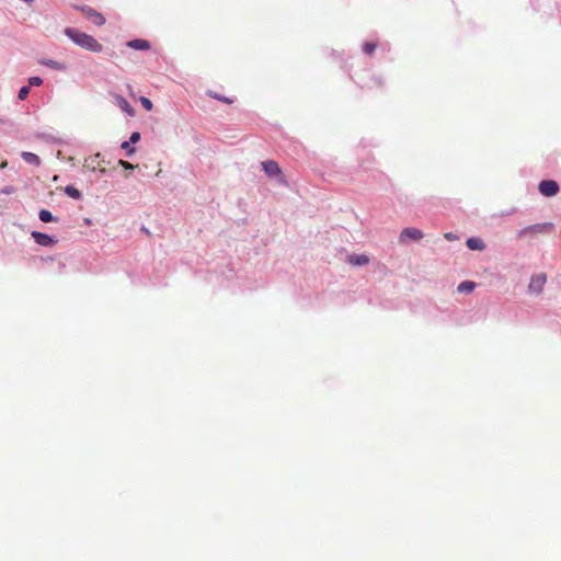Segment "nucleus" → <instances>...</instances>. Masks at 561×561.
Segmentation results:
<instances>
[{
  "label": "nucleus",
  "mask_w": 561,
  "mask_h": 561,
  "mask_svg": "<svg viewBox=\"0 0 561 561\" xmlns=\"http://www.w3.org/2000/svg\"><path fill=\"white\" fill-rule=\"evenodd\" d=\"M38 217L43 222L57 221V218H55L48 209L39 210Z\"/></svg>",
  "instance_id": "15"
},
{
  "label": "nucleus",
  "mask_w": 561,
  "mask_h": 561,
  "mask_svg": "<svg viewBox=\"0 0 561 561\" xmlns=\"http://www.w3.org/2000/svg\"><path fill=\"white\" fill-rule=\"evenodd\" d=\"M552 229V224H536V225H533V226H528L526 227L525 229H523L520 232H519V237L527 233V232H530V233H545L549 230Z\"/></svg>",
  "instance_id": "8"
},
{
  "label": "nucleus",
  "mask_w": 561,
  "mask_h": 561,
  "mask_svg": "<svg viewBox=\"0 0 561 561\" xmlns=\"http://www.w3.org/2000/svg\"><path fill=\"white\" fill-rule=\"evenodd\" d=\"M140 139V134L138 131H134L131 135H130V138H129V141L131 144H136L138 142Z\"/></svg>",
  "instance_id": "25"
},
{
  "label": "nucleus",
  "mask_w": 561,
  "mask_h": 561,
  "mask_svg": "<svg viewBox=\"0 0 561 561\" xmlns=\"http://www.w3.org/2000/svg\"><path fill=\"white\" fill-rule=\"evenodd\" d=\"M7 167H8V162H7V161L1 162V164H0V168H1V169H4V168H7Z\"/></svg>",
  "instance_id": "27"
},
{
  "label": "nucleus",
  "mask_w": 561,
  "mask_h": 561,
  "mask_svg": "<svg viewBox=\"0 0 561 561\" xmlns=\"http://www.w3.org/2000/svg\"><path fill=\"white\" fill-rule=\"evenodd\" d=\"M476 288V283L474 282H471V280H465V282H461L458 287H457V290L459 293H466V294H469L471 293L473 289Z\"/></svg>",
  "instance_id": "13"
},
{
  "label": "nucleus",
  "mask_w": 561,
  "mask_h": 561,
  "mask_svg": "<svg viewBox=\"0 0 561 561\" xmlns=\"http://www.w3.org/2000/svg\"><path fill=\"white\" fill-rule=\"evenodd\" d=\"M444 237L448 240V241H455L458 239V237L456 234H454L453 232H446L444 234Z\"/></svg>",
  "instance_id": "26"
},
{
  "label": "nucleus",
  "mask_w": 561,
  "mask_h": 561,
  "mask_svg": "<svg viewBox=\"0 0 561 561\" xmlns=\"http://www.w3.org/2000/svg\"><path fill=\"white\" fill-rule=\"evenodd\" d=\"M211 98L216 99V100H219L221 102H225L227 104H231L233 101L229 98H226V96H222V95H219L217 93H214V92H209L208 93Z\"/></svg>",
  "instance_id": "19"
},
{
  "label": "nucleus",
  "mask_w": 561,
  "mask_h": 561,
  "mask_svg": "<svg viewBox=\"0 0 561 561\" xmlns=\"http://www.w3.org/2000/svg\"><path fill=\"white\" fill-rule=\"evenodd\" d=\"M30 93V87H22L19 91V99L25 100Z\"/></svg>",
  "instance_id": "22"
},
{
  "label": "nucleus",
  "mask_w": 561,
  "mask_h": 561,
  "mask_svg": "<svg viewBox=\"0 0 561 561\" xmlns=\"http://www.w3.org/2000/svg\"><path fill=\"white\" fill-rule=\"evenodd\" d=\"M140 103L144 106V108L147 110V111H151L152 107H153L152 102L148 98L141 96L140 98Z\"/></svg>",
  "instance_id": "20"
},
{
  "label": "nucleus",
  "mask_w": 561,
  "mask_h": 561,
  "mask_svg": "<svg viewBox=\"0 0 561 561\" xmlns=\"http://www.w3.org/2000/svg\"><path fill=\"white\" fill-rule=\"evenodd\" d=\"M32 237L35 240V242L42 247H53L56 243V240L43 232L33 231Z\"/></svg>",
  "instance_id": "7"
},
{
  "label": "nucleus",
  "mask_w": 561,
  "mask_h": 561,
  "mask_svg": "<svg viewBox=\"0 0 561 561\" xmlns=\"http://www.w3.org/2000/svg\"><path fill=\"white\" fill-rule=\"evenodd\" d=\"M546 282L547 276L545 273L533 275L528 285L529 291L537 295L540 294L543 290Z\"/></svg>",
  "instance_id": "4"
},
{
  "label": "nucleus",
  "mask_w": 561,
  "mask_h": 561,
  "mask_svg": "<svg viewBox=\"0 0 561 561\" xmlns=\"http://www.w3.org/2000/svg\"><path fill=\"white\" fill-rule=\"evenodd\" d=\"M42 64L55 70H65L66 68L62 64L53 59L43 60Z\"/></svg>",
  "instance_id": "17"
},
{
  "label": "nucleus",
  "mask_w": 561,
  "mask_h": 561,
  "mask_svg": "<svg viewBox=\"0 0 561 561\" xmlns=\"http://www.w3.org/2000/svg\"><path fill=\"white\" fill-rule=\"evenodd\" d=\"M466 243L470 250L474 251H482L485 248L484 242L480 238H469Z\"/></svg>",
  "instance_id": "12"
},
{
  "label": "nucleus",
  "mask_w": 561,
  "mask_h": 561,
  "mask_svg": "<svg viewBox=\"0 0 561 561\" xmlns=\"http://www.w3.org/2000/svg\"><path fill=\"white\" fill-rule=\"evenodd\" d=\"M76 10L80 11L87 20H89L92 24L96 26H102L105 24V18L102 13L98 12L96 10L92 9L88 5H76Z\"/></svg>",
  "instance_id": "2"
},
{
  "label": "nucleus",
  "mask_w": 561,
  "mask_h": 561,
  "mask_svg": "<svg viewBox=\"0 0 561 561\" xmlns=\"http://www.w3.org/2000/svg\"><path fill=\"white\" fill-rule=\"evenodd\" d=\"M65 34L78 46L93 53H101L103 50L100 44L92 35L81 32L77 28L67 27Z\"/></svg>",
  "instance_id": "1"
},
{
  "label": "nucleus",
  "mask_w": 561,
  "mask_h": 561,
  "mask_svg": "<svg viewBox=\"0 0 561 561\" xmlns=\"http://www.w3.org/2000/svg\"><path fill=\"white\" fill-rule=\"evenodd\" d=\"M64 191L69 197H71L73 199H80L82 196L81 192L71 185L66 186Z\"/></svg>",
  "instance_id": "16"
},
{
  "label": "nucleus",
  "mask_w": 561,
  "mask_h": 561,
  "mask_svg": "<svg viewBox=\"0 0 561 561\" xmlns=\"http://www.w3.org/2000/svg\"><path fill=\"white\" fill-rule=\"evenodd\" d=\"M22 158L24 159V161L35 165H38L41 163L39 157L33 152L24 151L22 152Z\"/></svg>",
  "instance_id": "14"
},
{
  "label": "nucleus",
  "mask_w": 561,
  "mask_h": 561,
  "mask_svg": "<svg viewBox=\"0 0 561 561\" xmlns=\"http://www.w3.org/2000/svg\"><path fill=\"white\" fill-rule=\"evenodd\" d=\"M262 168L268 176L277 178L279 182L285 183L283 172L276 161H274V160L263 161Z\"/></svg>",
  "instance_id": "3"
},
{
  "label": "nucleus",
  "mask_w": 561,
  "mask_h": 561,
  "mask_svg": "<svg viewBox=\"0 0 561 561\" xmlns=\"http://www.w3.org/2000/svg\"><path fill=\"white\" fill-rule=\"evenodd\" d=\"M43 83V80L39 77H31L28 79V84L33 87H39Z\"/></svg>",
  "instance_id": "23"
},
{
  "label": "nucleus",
  "mask_w": 561,
  "mask_h": 561,
  "mask_svg": "<svg viewBox=\"0 0 561 561\" xmlns=\"http://www.w3.org/2000/svg\"><path fill=\"white\" fill-rule=\"evenodd\" d=\"M539 192L543 196L551 197L558 194L559 185L553 180H543L539 183Z\"/></svg>",
  "instance_id": "5"
},
{
  "label": "nucleus",
  "mask_w": 561,
  "mask_h": 561,
  "mask_svg": "<svg viewBox=\"0 0 561 561\" xmlns=\"http://www.w3.org/2000/svg\"><path fill=\"white\" fill-rule=\"evenodd\" d=\"M423 238V232L416 228H405L400 233V241L404 242L407 239L410 240H421Z\"/></svg>",
  "instance_id": "6"
},
{
  "label": "nucleus",
  "mask_w": 561,
  "mask_h": 561,
  "mask_svg": "<svg viewBox=\"0 0 561 561\" xmlns=\"http://www.w3.org/2000/svg\"><path fill=\"white\" fill-rule=\"evenodd\" d=\"M118 164L122 165L126 170H134L136 167L125 160H119Z\"/></svg>",
  "instance_id": "24"
},
{
  "label": "nucleus",
  "mask_w": 561,
  "mask_h": 561,
  "mask_svg": "<svg viewBox=\"0 0 561 561\" xmlns=\"http://www.w3.org/2000/svg\"><path fill=\"white\" fill-rule=\"evenodd\" d=\"M128 47L137 50H148L150 49V43L146 39L136 38L133 41L127 42L126 44Z\"/></svg>",
  "instance_id": "11"
},
{
  "label": "nucleus",
  "mask_w": 561,
  "mask_h": 561,
  "mask_svg": "<svg viewBox=\"0 0 561 561\" xmlns=\"http://www.w3.org/2000/svg\"><path fill=\"white\" fill-rule=\"evenodd\" d=\"M347 262L354 266H363L369 263V257L366 254H352L347 257Z\"/></svg>",
  "instance_id": "10"
},
{
  "label": "nucleus",
  "mask_w": 561,
  "mask_h": 561,
  "mask_svg": "<svg viewBox=\"0 0 561 561\" xmlns=\"http://www.w3.org/2000/svg\"><path fill=\"white\" fill-rule=\"evenodd\" d=\"M130 144H131L130 141H124V142L122 144V146H121V147H122V149L126 150V152H127V154H128V156H130V154H133V153L135 152V148H133V147L130 146Z\"/></svg>",
  "instance_id": "21"
},
{
  "label": "nucleus",
  "mask_w": 561,
  "mask_h": 561,
  "mask_svg": "<svg viewBox=\"0 0 561 561\" xmlns=\"http://www.w3.org/2000/svg\"><path fill=\"white\" fill-rule=\"evenodd\" d=\"M377 45L375 43L367 42L363 45V51L367 55H373Z\"/></svg>",
  "instance_id": "18"
},
{
  "label": "nucleus",
  "mask_w": 561,
  "mask_h": 561,
  "mask_svg": "<svg viewBox=\"0 0 561 561\" xmlns=\"http://www.w3.org/2000/svg\"><path fill=\"white\" fill-rule=\"evenodd\" d=\"M83 167L93 172L96 170H100L101 172H105V169L101 167V160H100L99 153L84 159Z\"/></svg>",
  "instance_id": "9"
}]
</instances>
